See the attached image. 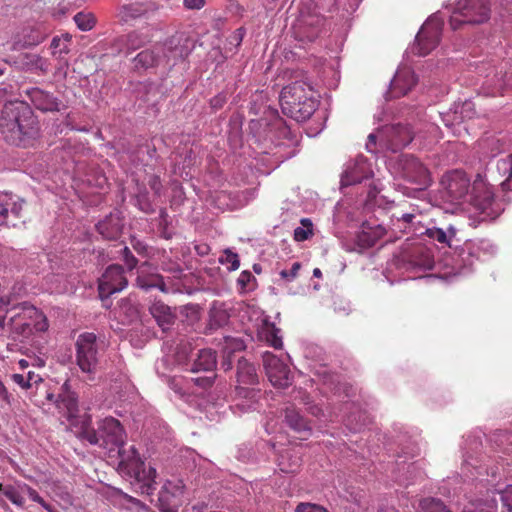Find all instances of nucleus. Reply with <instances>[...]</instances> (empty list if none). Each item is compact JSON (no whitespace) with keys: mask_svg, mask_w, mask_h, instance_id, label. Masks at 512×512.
I'll return each mask as SVG.
<instances>
[{"mask_svg":"<svg viewBox=\"0 0 512 512\" xmlns=\"http://www.w3.org/2000/svg\"><path fill=\"white\" fill-rule=\"evenodd\" d=\"M0 132L10 144L23 147L32 145L39 127L29 105L22 101L6 103L1 111Z\"/></svg>","mask_w":512,"mask_h":512,"instance_id":"f257e3e1","label":"nucleus"},{"mask_svg":"<svg viewBox=\"0 0 512 512\" xmlns=\"http://www.w3.org/2000/svg\"><path fill=\"white\" fill-rule=\"evenodd\" d=\"M280 104L283 113L297 122L309 119L317 108L312 87L302 80L283 87Z\"/></svg>","mask_w":512,"mask_h":512,"instance_id":"f03ea898","label":"nucleus"},{"mask_svg":"<svg viewBox=\"0 0 512 512\" xmlns=\"http://www.w3.org/2000/svg\"><path fill=\"white\" fill-rule=\"evenodd\" d=\"M91 418L89 416L83 421L79 437L88 441L92 445H98L110 452L118 450H126L124 448L126 433L119 420L113 417H106L98 422L95 430L90 426Z\"/></svg>","mask_w":512,"mask_h":512,"instance_id":"7ed1b4c3","label":"nucleus"},{"mask_svg":"<svg viewBox=\"0 0 512 512\" xmlns=\"http://www.w3.org/2000/svg\"><path fill=\"white\" fill-rule=\"evenodd\" d=\"M76 364L89 380L95 378L99 369L102 343L92 332L81 333L75 343Z\"/></svg>","mask_w":512,"mask_h":512,"instance_id":"20e7f679","label":"nucleus"},{"mask_svg":"<svg viewBox=\"0 0 512 512\" xmlns=\"http://www.w3.org/2000/svg\"><path fill=\"white\" fill-rule=\"evenodd\" d=\"M120 465H125L128 473L141 486L142 494L151 495L156 489V469L140 460L139 454L134 446H130L129 450H120Z\"/></svg>","mask_w":512,"mask_h":512,"instance_id":"39448f33","label":"nucleus"},{"mask_svg":"<svg viewBox=\"0 0 512 512\" xmlns=\"http://www.w3.org/2000/svg\"><path fill=\"white\" fill-rule=\"evenodd\" d=\"M471 195L472 205L483 216V220L495 219L503 211L501 205L494 198L492 188L480 176L473 182Z\"/></svg>","mask_w":512,"mask_h":512,"instance_id":"423d86ee","label":"nucleus"},{"mask_svg":"<svg viewBox=\"0 0 512 512\" xmlns=\"http://www.w3.org/2000/svg\"><path fill=\"white\" fill-rule=\"evenodd\" d=\"M398 260L407 269H431L434 264L431 249L421 241H407L401 248Z\"/></svg>","mask_w":512,"mask_h":512,"instance_id":"0eeeda50","label":"nucleus"},{"mask_svg":"<svg viewBox=\"0 0 512 512\" xmlns=\"http://www.w3.org/2000/svg\"><path fill=\"white\" fill-rule=\"evenodd\" d=\"M443 22L436 17L429 18L416 35L412 51L419 56H426L439 44Z\"/></svg>","mask_w":512,"mask_h":512,"instance_id":"6e6552de","label":"nucleus"},{"mask_svg":"<svg viewBox=\"0 0 512 512\" xmlns=\"http://www.w3.org/2000/svg\"><path fill=\"white\" fill-rule=\"evenodd\" d=\"M401 176L410 183L422 188L428 187L431 182V174L428 168L415 156L402 155L398 161Z\"/></svg>","mask_w":512,"mask_h":512,"instance_id":"1a4fd4ad","label":"nucleus"},{"mask_svg":"<svg viewBox=\"0 0 512 512\" xmlns=\"http://www.w3.org/2000/svg\"><path fill=\"white\" fill-rule=\"evenodd\" d=\"M440 184L450 201H459L468 195L471 181L464 171L456 169L446 172Z\"/></svg>","mask_w":512,"mask_h":512,"instance_id":"9d476101","label":"nucleus"},{"mask_svg":"<svg viewBox=\"0 0 512 512\" xmlns=\"http://www.w3.org/2000/svg\"><path fill=\"white\" fill-rule=\"evenodd\" d=\"M159 9V4L154 1H136L120 5L117 17L123 23H133L139 19L150 20Z\"/></svg>","mask_w":512,"mask_h":512,"instance_id":"9b49d317","label":"nucleus"},{"mask_svg":"<svg viewBox=\"0 0 512 512\" xmlns=\"http://www.w3.org/2000/svg\"><path fill=\"white\" fill-rule=\"evenodd\" d=\"M128 284L121 265L112 264L106 268L99 279L98 292L102 301L112 294L122 291Z\"/></svg>","mask_w":512,"mask_h":512,"instance_id":"f8f14e48","label":"nucleus"},{"mask_svg":"<svg viewBox=\"0 0 512 512\" xmlns=\"http://www.w3.org/2000/svg\"><path fill=\"white\" fill-rule=\"evenodd\" d=\"M237 385L235 387L236 394L243 398H252L255 390L249 388L258 383V374L254 364L248 362L245 358H240L237 362L236 371Z\"/></svg>","mask_w":512,"mask_h":512,"instance_id":"ddd939ff","label":"nucleus"},{"mask_svg":"<svg viewBox=\"0 0 512 512\" xmlns=\"http://www.w3.org/2000/svg\"><path fill=\"white\" fill-rule=\"evenodd\" d=\"M263 365L271 384L278 388H287L291 384L289 367L271 352L263 354Z\"/></svg>","mask_w":512,"mask_h":512,"instance_id":"4468645a","label":"nucleus"},{"mask_svg":"<svg viewBox=\"0 0 512 512\" xmlns=\"http://www.w3.org/2000/svg\"><path fill=\"white\" fill-rule=\"evenodd\" d=\"M415 133L409 125L395 124L386 126L381 131V139L387 149L397 152L413 140Z\"/></svg>","mask_w":512,"mask_h":512,"instance_id":"2eb2a0df","label":"nucleus"},{"mask_svg":"<svg viewBox=\"0 0 512 512\" xmlns=\"http://www.w3.org/2000/svg\"><path fill=\"white\" fill-rule=\"evenodd\" d=\"M183 493L184 484L181 480L166 481L158 499L161 512H177Z\"/></svg>","mask_w":512,"mask_h":512,"instance_id":"dca6fc26","label":"nucleus"},{"mask_svg":"<svg viewBox=\"0 0 512 512\" xmlns=\"http://www.w3.org/2000/svg\"><path fill=\"white\" fill-rule=\"evenodd\" d=\"M461 22L479 24L489 18V7L486 0H464L459 3Z\"/></svg>","mask_w":512,"mask_h":512,"instance_id":"f3484780","label":"nucleus"},{"mask_svg":"<svg viewBox=\"0 0 512 512\" xmlns=\"http://www.w3.org/2000/svg\"><path fill=\"white\" fill-rule=\"evenodd\" d=\"M46 399L54 402L59 412L63 413L67 419H72L78 412L77 396L71 391L67 381L62 385L57 397L53 393H47Z\"/></svg>","mask_w":512,"mask_h":512,"instance_id":"a211bd4d","label":"nucleus"},{"mask_svg":"<svg viewBox=\"0 0 512 512\" xmlns=\"http://www.w3.org/2000/svg\"><path fill=\"white\" fill-rule=\"evenodd\" d=\"M417 78L410 67H400L391 81L389 96L399 98L405 96L416 85Z\"/></svg>","mask_w":512,"mask_h":512,"instance_id":"6ab92c4d","label":"nucleus"},{"mask_svg":"<svg viewBox=\"0 0 512 512\" xmlns=\"http://www.w3.org/2000/svg\"><path fill=\"white\" fill-rule=\"evenodd\" d=\"M124 227L119 212H112L96 225L97 231L107 240L118 239Z\"/></svg>","mask_w":512,"mask_h":512,"instance_id":"aec40b11","label":"nucleus"},{"mask_svg":"<svg viewBox=\"0 0 512 512\" xmlns=\"http://www.w3.org/2000/svg\"><path fill=\"white\" fill-rule=\"evenodd\" d=\"M32 104L41 111H59L60 101L53 94L38 87L26 91Z\"/></svg>","mask_w":512,"mask_h":512,"instance_id":"412c9836","label":"nucleus"},{"mask_svg":"<svg viewBox=\"0 0 512 512\" xmlns=\"http://www.w3.org/2000/svg\"><path fill=\"white\" fill-rule=\"evenodd\" d=\"M24 200H16L12 195H4L0 198V226L8 225L12 216L14 219L22 218Z\"/></svg>","mask_w":512,"mask_h":512,"instance_id":"4be33fe9","label":"nucleus"},{"mask_svg":"<svg viewBox=\"0 0 512 512\" xmlns=\"http://www.w3.org/2000/svg\"><path fill=\"white\" fill-rule=\"evenodd\" d=\"M386 233L385 228L380 224L364 222L357 234V243L362 248H370L376 244Z\"/></svg>","mask_w":512,"mask_h":512,"instance_id":"5701e85b","label":"nucleus"},{"mask_svg":"<svg viewBox=\"0 0 512 512\" xmlns=\"http://www.w3.org/2000/svg\"><path fill=\"white\" fill-rule=\"evenodd\" d=\"M149 312L163 331L169 329L175 321L171 308L162 301H155L149 307Z\"/></svg>","mask_w":512,"mask_h":512,"instance_id":"b1692460","label":"nucleus"},{"mask_svg":"<svg viewBox=\"0 0 512 512\" xmlns=\"http://www.w3.org/2000/svg\"><path fill=\"white\" fill-rule=\"evenodd\" d=\"M285 421L288 426L298 433H310L311 426L309 422L299 413L293 406H288L285 409Z\"/></svg>","mask_w":512,"mask_h":512,"instance_id":"393cba45","label":"nucleus"},{"mask_svg":"<svg viewBox=\"0 0 512 512\" xmlns=\"http://www.w3.org/2000/svg\"><path fill=\"white\" fill-rule=\"evenodd\" d=\"M159 48L162 63L165 65H174L178 60L187 56L186 49L183 46L174 45L172 40Z\"/></svg>","mask_w":512,"mask_h":512,"instance_id":"a878e982","label":"nucleus"},{"mask_svg":"<svg viewBox=\"0 0 512 512\" xmlns=\"http://www.w3.org/2000/svg\"><path fill=\"white\" fill-rule=\"evenodd\" d=\"M136 68L148 69L162 64L159 46L141 51L134 58Z\"/></svg>","mask_w":512,"mask_h":512,"instance_id":"bb28decb","label":"nucleus"},{"mask_svg":"<svg viewBox=\"0 0 512 512\" xmlns=\"http://www.w3.org/2000/svg\"><path fill=\"white\" fill-rule=\"evenodd\" d=\"M216 354L211 349L199 350L197 358L194 360L191 371H213L216 367Z\"/></svg>","mask_w":512,"mask_h":512,"instance_id":"cd10ccee","label":"nucleus"},{"mask_svg":"<svg viewBox=\"0 0 512 512\" xmlns=\"http://www.w3.org/2000/svg\"><path fill=\"white\" fill-rule=\"evenodd\" d=\"M23 313L25 317H29V320H31L33 330L45 332L48 329L49 324L46 316L34 306L23 303Z\"/></svg>","mask_w":512,"mask_h":512,"instance_id":"c85d7f7f","label":"nucleus"},{"mask_svg":"<svg viewBox=\"0 0 512 512\" xmlns=\"http://www.w3.org/2000/svg\"><path fill=\"white\" fill-rule=\"evenodd\" d=\"M11 330L17 335L29 336L33 332L32 322L29 317H25L23 313V303L21 304V312L11 317Z\"/></svg>","mask_w":512,"mask_h":512,"instance_id":"c756f323","label":"nucleus"},{"mask_svg":"<svg viewBox=\"0 0 512 512\" xmlns=\"http://www.w3.org/2000/svg\"><path fill=\"white\" fill-rule=\"evenodd\" d=\"M72 36L69 33H63L60 36L53 37L51 41V54L53 57L62 59L70 52Z\"/></svg>","mask_w":512,"mask_h":512,"instance_id":"7c9ffc66","label":"nucleus"},{"mask_svg":"<svg viewBox=\"0 0 512 512\" xmlns=\"http://www.w3.org/2000/svg\"><path fill=\"white\" fill-rule=\"evenodd\" d=\"M497 170L505 179L501 182L503 191H512V154L497 161Z\"/></svg>","mask_w":512,"mask_h":512,"instance_id":"2f4dec72","label":"nucleus"},{"mask_svg":"<svg viewBox=\"0 0 512 512\" xmlns=\"http://www.w3.org/2000/svg\"><path fill=\"white\" fill-rule=\"evenodd\" d=\"M45 39V35L42 34L38 29H29L23 30L22 32V40L16 41L14 43L13 49L26 48L31 46H36L42 43Z\"/></svg>","mask_w":512,"mask_h":512,"instance_id":"473e14b6","label":"nucleus"},{"mask_svg":"<svg viewBox=\"0 0 512 512\" xmlns=\"http://www.w3.org/2000/svg\"><path fill=\"white\" fill-rule=\"evenodd\" d=\"M136 284L139 288L148 291L152 288H158L162 292H166V285L164 279L159 274H150V275H139L136 279Z\"/></svg>","mask_w":512,"mask_h":512,"instance_id":"72a5a7b5","label":"nucleus"},{"mask_svg":"<svg viewBox=\"0 0 512 512\" xmlns=\"http://www.w3.org/2000/svg\"><path fill=\"white\" fill-rule=\"evenodd\" d=\"M425 234L432 240L450 246V240L455 237L456 229L452 225L448 226L447 231L442 228L433 227L426 229Z\"/></svg>","mask_w":512,"mask_h":512,"instance_id":"f704fd0d","label":"nucleus"},{"mask_svg":"<svg viewBox=\"0 0 512 512\" xmlns=\"http://www.w3.org/2000/svg\"><path fill=\"white\" fill-rule=\"evenodd\" d=\"M280 330L276 328V326L272 323L266 324L261 332V336L266 340V342L274 347L275 349H280L283 346L282 338L279 336Z\"/></svg>","mask_w":512,"mask_h":512,"instance_id":"c9c22d12","label":"nucleus"},{"mask_svg":"<svg viewBox=\"0 0 512 512\" xmlns=\"http://www.w3.org/2000/svg\"><path fill=\"white\" fill-rule=\"evenodd\" d=\"M419 512H452L444 503L435 498H424L419 503Z\"/></svg>","mask_w":512,"mask_h":512,"instance_id":"e433bc0d","label":"nucleus"},{"mask_svg":"<svg viewBox=\"0 0 512 512\" xmlns=\"http://www.w3.org/2000/svg\"><path fill=\"white\" fill-rule=\"evenodd\" d=\"M301 227H296L294 229L293 238L297 242H303L308 240L313 236V224L309 218H302Z\"/></svg>","mask_w":512,"mask_h":512,"instance_id":"4c0bfd02","label":"nucleus"},{"mask_svg":"<svg viewBox=\"0 0 512 512\" xmlns=\"http://www.w3.org/2000/svg\"><path fill=\"white\" fill-rule=\"evenodd\" d=\"M0 491L14 505L19 506V507L24 506V502H25L24 498H23L21 492L14 486L0 484Z\"/></svg>","mask_w":512,"mask_h":512,"instance_id":"58836bf2","label":"nucleus"},{"mask_svg":"<svg viewBox=\"0 0 512 512\" xmlns=\"http://www.w3.org/2000/svg\"><path fill=\"white\" fill-rule=\"evenodd\" d=\"M77 27L82 31L91 30L96 23V19L92 13L78 12L74 16Z\"/></svg>","mask_w":512,"mask_h":512,"instance_id":"ea45409f","label":"nucleus"},{"mask_svg":"<svg viewBox=\"0 0 512 512\" xmlns=\"http://www.w3.org/2000/svg\"><path fill=\"white\" fill-rule=\"evenodd\" d=\"M455 120L460 119L461 121L466 119H472L476 114L474 103L471 101H465L455 109Z\"/></svg>","mask_w":512,"mask_h":512,"instance_id":"a19ab883","label":"nucleus"},{"mask_svg":"<svg viewBox=\"0 0 512 512\" xmlns=\"http://www.w3.org/2000/svg\"><path fill=\"white\" fill-rule=\"evenodd\" d=\"M220 263L227 264L230 271H235L240 266L238 254L232 252L230 249H226L223 255L219 258Z\"/></svg>","mask_w":512,"mask_h":512,"instance_id":"79ce46f5","label":"nucleus"},{"mask_svg":"<svg viewBox=\"0 0 512 512\" xmlns=\"http://www.w3.org/2000/svg\"><path fill=\"white\" fill-rule=\"evenodd\" d=\"M26 58L29 60L27 64L31 66V70H39L42 73H46L48 71V64L41 56L27 54Z\"/></svg>","mask_w":512,"mask_h":512,"instance_id":"37998d69","label":"nucleus"},{"mask_svg":"<svg viewBox=\"0 0 512 512\" xmlns=\"http://www.w3.org/2000/svg\"><path fill=\"white\" fill-rule=\"evenodd\" d=\"M298 393L300 395V399H301L302 403L305 405H309L307 410L310 414H312L315 417H320L321 415H323V411H322L321 407H319L316 404H311L310 397L305 391H299Z\"/></svg>","mask_w":512,"mask_h":512,"instance_id":"c03bdc74","label":"nucleus"},{"mask_svg":"<svg viewBox=\"0 0 512 512\" xmlns=\"http://www.w3.org/2000/svg\"><path fill=\"white\" fill-rule=\"evenodd\" d=\"M302 265L300 262H294L292 264V267L290 270H281L279 272V275L281 276L282 279L286 280V281H293L294 279L297 278L298 276V273H299V270L301 269Z\"/></svg>","mask_w":512,"mask_h":512,"instance_id":"a18cd8bd","label":"nucleus"},{"mask_svg":"<svg viewBox=\"0 0 512 512\" xmlns=\"http://www.w3.org/2000/svg\"><path fill=\"white\" fill-rule=\"evenodd\" d=\"M145 43L142 35L137 32H132L127 36V48L129 50H136Z\"/></svg>","mask_w":512,"mask_h":512,"instance_id":"49530a36","label":"nucleus"},{"mask_svg":"<svg viewBox=\"0 0 512 512\" xmlns=\"http://www.w3.org/2000/svg\"><path fill=\"white\" fill-rule=\"evenodd\" d=\"M269 115L272 117V122L266 123V125L271 126V128L281 130V134L284 135L286 133V127H285L284 120L281 117H279L277 111H275V110L269 111Z\"/></svg>","mask_w":512,"mask_h":512,"instance_id":"de8ad7c7","label":"nucleus"},{"mask_svg":"<svg viewBox=\"0 0 512 512\" xmlns=\"http://www.w3.org/2000/svg\"><path fill=\"white\" fill-rule=\"evenodd\" d=\"M122 257L123 261L125 262L126 266L129 270H133L136 268L138 264L137 258L132 254L130 249L128 247H124L122 250Z\"/></svg>","mask_w":512,"mask_h":512,"instance_id":"09e8293b","label":"nucleus"},{"mask_svg":"<svg viewBox=\"0 0 512 512\" xmlns=\"http://www.w3.org/2000/svg\"><path fill=\"white\" fill-rule=\"evenodd\" d=\"M22 490L28 494L29 498L32 501L40 504L43 508L46 507L47 502L38 494V492L35 489L28 486L27 484H24Z\"/></svg>","mask_w":512,"mask_h":512,"instance_id":"8fccbe9b","label":"nucleus"},{"mask_svg":"<svg viewBox=\"0 0 512 512\" xmlns=\"http://www.w3.org/2000/svg\"><path fill=\"white\" fill-rule=\"evenodd\" d=\"M295 512H328L322 506L313 503H299Z\"/></svg>","mask_w":512,"mask_h":512,"instance_id":"3c124183","label":"nucleus"},{"mask_svg":"<svg viewBox=\"0 0 512 512\" xmlns=\"http://www.w3.org/2000/svg\"><path fill=\"white\" fill-rule=\"evenodd\" d=\"M148 185L156 196L162 195V182L158 175H151L148 179Z\"/></svg>","mask_w":512,"mask_h":512,"instance_id":"603ef678","label":"nucleus"},{"mask_svg":"<svg viewBox=\"0 0 512 512\" xmlns=\"http://www.w3.org/2000/svg\"><path fill=\"white\" fill-rule=\"evenodd\" d=\"M502 505L507 508L508 512H512V485L508 486L501 493Z\"/></svg>","mask_w":512,"mask_h":512,"instance_id":"864d4df0","label":"nucleus"},{"mask_svg":"<svg viewBox=\"0 0 512 512\" xmlns=\"http://www.w3.org/2000/svg\"><path fill=\"white\" fill-rule=\"evenodd\" d=\"M300 465L299 458H296L293 463L289 464L288 466L284 463V456H282V460L279 462L280 470L285 473H294Z\"/></svg>","mask_w":512,"mask_h":512,"instance_id":"5fc2aeb1","label":"nucleus"},{"mask_svg":"<svg viewBox=\"0 0 512 512\" xmlns=\"http://www.w3.org/2000/svg\"><path fill=\"white\" fill-rule=\"evenodd\" d=\"M11 379L14 383L19 385L22 389H25V390L29 389V380L26 379V376H24L22 374L15 373V374L11 375Z\"/></svg>","mask_w":512,"mask_h":512,"instance_id":"6e6d98bb","label":"nucleus"},{"mask_svg":"<svg viewBox=\"0 0 512 512\" xmlns=\"http://www.w3.org/2000/svg\"><path fill=\"white\" fill-rule=\"evenodd\" d=\"M131 245L139 255H147V245L144 242L137 240L136 238H133L131 241Z\"/></svg>","mask_w":512,"mask_h":512,"instance_id":"4d7b16f0","label":"nucleus"},{"mask_svg":"<svg viewBox=\"0 0 512 512\" xmlns=\"http://www.w3.org/2000/svg\"><path fill=\"white\" fill-rule=\"evenodd\" d=\"M183 5L189 10H199L204 7L205 0H183Z\"/></svg>","mask_w":512,"mask_h":512,"instance_id":"13d9d810","label":"nucleus"},{"mask_svg":"<svg viewBox=\"0 0 512 512\" xmlns=\"http://www.w3.org/2000/svg\"><path fill=\"white\" fill-rule=\"evenodd\" d=\"M251 279H253V275L251 274V272L243 271L238 278V283L241 285V287L244 288L248 286Z\"/></svg>","mask_w":512,"mask_h":512,"instance_id":"bf43d9fd","label":"nucleus"},{"mask_svg":"<svg viewBox=\"0 0 512 512\" xmlns=\"http://www.w3.org/2000/svg\"><path fill=\"white\" fill-rule=\"evenodd\" d=\"M26 379L29 380V388H31L33 384H38L42 382V378L32 371L28 372Z\"/></svg>","mask_w":512,"mask_h":512,"instance_id":"052dcab7","label":"nucleus"},{"mask_svg":"<svg viewBox=\"0 0 512 512\" xmlns=\"http://www.w3.org/2000/svg\"><path fill=\"white\" fill-rule=\"evenodd\" d=\"M196 384L202 386L203 388L211 387L213 384V378L205 377V378H197L195 380Z\"/></svg>","mask_w":512,"mask_h":512,"instance_id":"680f3d73","label":"nucleus"},{"mask_svg":"<svg viewBox=\"0 0 512 512\" xmlns=\"http://www.w3.org/2000/svg\"><path fill=\"white\" fill-rule=\"evenodd\" d=\"M354 417L352 415L348 416L346 419V425L352 430V431H360L362 428L361 424H354Z\"/></svg>","mask_w":512,"mask_h":512,"instance_id":"e2e57ef3","label":"nucleus"},{"mask_svg":"<svg viewBox=\"0 0 512 512\" xmlns=\"http://www.w3.org/2000/svg\"><path fill=\"white\" fill-rule=\"evenodd\" d=\"M11 304L10 296H3L0 298V311L9 312L8 306Z\"/></svg>","mask_w":512,"mask_h":512,"instance_id":"0e129e2a","label":"nucleus"},{"mask_svg":"<svg viewBox=\"0 0 512 512\" xmlns=\"http://www.w3.org/2000/svg\"><path fill=\"white\" fill-rule=\"evenodd\" d=\"M225 100L226 99L224 96L218 95L211 99V105L214 108H221L223 106Z\"/></svg>","mask_w":512,"mask_h":512,"instance_id":"69168bd1","label":"nucleus"},{"mask_svg":"<svg viewBox=\"0 0 512 512\" xmlns=\"http://www.w3.org/2000/svg\"><path fill=\"white\" fill-rule=\"evenodd\" d=\"M415 218L414 214L411 213H404L401 215V217L398 218V221H402L405 224H411L413 223V220Z\"/></svg>","mask_w":512,"mask_h":512,"instance_id":"338daca9","label":"nucleus"},{"mask_svg":"<svg viewBox=\"0 0 512 512\" xmlns=\"http://www.w3.org/2000/svg\"><path fill=\"white\" fill-rule=\"evenodd\" d=\"M376 139H377V136L375 134H369L368 136V143H367V148L368 150L372 151V148L371 146H375L376 145Z\"/></svg>","mask_w":512,"mask_h":512,"instance_id":"774afa93","label":"nucleus"}]
</instances>
